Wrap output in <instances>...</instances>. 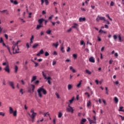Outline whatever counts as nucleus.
<instances>
[{"instance_id":"nucleus-6","label":"nucleus","mask_w":124,"mask_h":124,"mask_svg":"<svg viewBox=\"0 0 124 124\" xmlns=\"http://www.w3.org/2000/svg\"><path fill=\"white\" fill-rule=\"evenodd\" d=\"M99 20H103L104 22V21H105V17L100 16H98L96 19V21H97V22H99Z\"/></svg>"},{"instance_id":"nucleus-51","label":"nucleus","mask_w":124,"mask_h":124,"mask_svg":"<svg viewBox=\"0 0 124 124\" xmlns=\"http://www.w3.org/2000/svg\"><path fill=\"white\" fill-rule=\"evenodd\" d=\"M34 39V36L33 35H31L30 40H33Z\"/></svg>"},{"instance_id":"nucleus-50","label":"nucleus","mask_w":124,"mask_h":124,"mask_svg":"<svg viewBox=\"0 0 124 124\" xmlns=\"http://www.w3.org/2000/svg\"><path fill=\"white\" fill-rule=\"evenodd\" d=\"M53 17H54V15H51L50 16L48 17V20H52Z\"/></svg>"},{"instance_id":"nucleus-42","label":"nucleus","mask_w":124,"mask_h":124,"mask_svg":"<svg viewBox=\"0 0 124 124\" xmlns=\"http://www.w3.org/2000/svg\"><path fill=\"white\" fill-rule=\"evenodd\" d=\"M80 45H84L85 46V45H86V44L84 43V41H81L80 42Z\"/></svg>"},{"instance_id":"nucleus-13","label":"nucleus","mask_w":124,"mask_h":124,"mask_svg":"<svg viewBox=\"0 0 124 124\" xmlns=\"http://www.w3.org/2000/svg\"><path fill=\"white\" fill-rule=\"evenodd\" d=\"M78 25L77 23H74L73 26H72V29H78Z\"/></svg>"},{"instance_id":"nucleus-1","label":"nucleus","mask_w":124,"mask_h":124,"mask_svg":"<svg viewBox=\"0 0 124 124\" xmlns=\"http://www.w3.org/2000/svg\"><path fill=\"white\" fill-rule=\"evenodd\" d=\"M41 92L43 93L44 94H47V91L43 88V86H42L41 87H40L37 90V93H38V95L39 97H42V93H41Z\"/></svg>"},{"instance_id":"nucleus-8","label":"nucleus","mask_w":124,"mask_h":124,"mask_svg":"<svg viewBox=\"0 0 124 124\" xmlns=\"http://www.w3.org/2000/svg\"><path fill=\"white\" fill-rule=\"evenodd\" d=\"M66 111H67V112H71V113H73L74 112V109H73V108L72 107L66 108Z\"/></svg>"},{"instance_id":"nucleus-3","label":"nucleus","mask_w":124,"mask_h":124,"mask_svg":"<svg viewBox=\"0 0 124 124\" xmlns=\"http://www.w3.org/2000/svg\"><path fill=\"white\" fill-rule=\"evenodd\" d=\"M42 73V75H43L44 79H46V80H47L48 83L49 85H51V84H52L51 82V81L52 80V78L51 77H47L46 76V75H45V74H44V71H43Z\"/></svg>"},{"instance_id":"nucleus-9","label":"nucleus","mask_w":124,"mask_h":124,"mask_svg":"<svg viewBox=\"0 0 124 124\" xmlns=\"http://www.w3.org/2000/svg\"><path fill=\"white\" fill-rule=\"evenodd\" d=\"M89 62H93V63L95 62V60H94V58H93V57H91L89 58Z\"/></svg>"},{"instance_id":"nucleus-14","label":"nucleus","mask_w":124,"mask_h":124,"mask_svg":"<svg viewBox=\"0 0 124 124\" xmlns=\"http://www.w3.org/2000/svg\"><path fill=\"white\" fill-rule=\"evenodd\" d=\"M86 21V18L85 17H80L79 18V22H84Z\"/></svg>"},{"instance_id":"nucleus-20","label":"nucleus","mask_w":124,"mask_h":124,"mask_svg":"<svg viewBox=\"0 0 124 124\" xmlns=\"http://www.w3.org/2000/svg\"><path fill=\"white\" fill-rule=\"evenodd\" d=\"M40 28H43V25L39 24L37 25L36 30H39Z\"/></svg>"},{"instance_id":"nucleus-55","label":"nucleus","mask_w":124,"mask_h":124,"mask_svg":"<svg viewBox=\"0 0 124 124\" xmlns=\"http://www.w3.org/2000/svg\"><path fill=\"white\" fill-rule=\"evenodd\" d=\"M31 113H35V112H34V109L31 108Z\"/></svg>"},{"instance_id":"nucleus-59","label":"nucleus","mask_w":124,"mask_h":124,"mask_svg":"<svg viewBox=\"0 0 124 124\" xmlns=\"http://www.w3.org/2000/svg\"><path fill=\"white\" fill-rule=\"evenodd\" d=\"M56 63H57V62L54 61L52 62V65H55V64H56Z\"/></svg>"},{"instance_id":"nucleus-24","label":"nucleus","mask_w":124,"mask_h":124,"mask_svg":"<svg viewBox=\"0 0 124 124\" xmlns=\"http://www.w3.org/2000/svg\"><path fill=\"white\" fill-rule=\"evenodd\" d=\"M72 88H73V86H72V85H71V84L68 85V91H70V90H71V89H72Z\"/></svg>"},{"instance_id":"nucleus-41","label":"nucleus","mask_w":124,"mask_h":124,"mask_svg":"<svg viewBox=\"0 0 124 124\" xmlns=\"http://www.w3.org/2000/svg\"><path fill=\"white\" fill-rule=\"evenodd\" d=\"M80 122H82V123H86V122H87V119H82L81 120V121Z\"/></svg>"},{"instance_id":"nucleus-30","label":"nucleus","mask_w":124,"mask_h":124,"mask_svg":"<svg viewBox=\"0 0 124 124\" xmlns=\"http://www.w3.org/2000/svg\"><path fill=\"white\" fill-rule=\"evenodd\" d=\"M31 62H34V63L35 64V67H37V66H38V63L36 62L35 61H33V60H31Z\"/></svg>"},{"instance_id":"nucleus-35","label":"nucleus","mask_w":124,"mask_h":124,"mask_svg":"<svg viewBox=\"0 0 124 124\" xmlns=\"http://www.w3.org/2000/svg\"><path fill=\"white\" fill-rule=\"evenodd\" d=\"M92 104V103H91V101H89L88 102H87V107H90V106H91V105Z\"/></svg>"},{"instance_id":"nucleus-46","label":"nucleus","mask_w":124,"mask_h":124,"mask_svg":"<svg viewBox=\"0 0 124 124\" xmlns=\"http://www.w3.org/2000/svg\"><path fill=\"white\" fill-rule=\"evenodd\" d=\"M35 85H38L39 84V80H36L34 82Z\"/></svg>"},{"instance_id":"nucleus-16","label":"nucleus","mask_w":124,"mask_h":124,"mask_svg":"<svg viewBox=\"0 0 124 124\" xmlns=\"http://www.w3.org/2000/svg\"><path fill=\"white\" fill-rule=\"evenodd\" d=\"M75 99V97H73L71 100H69V103H70V104H72V103H73V101H74Z\"/></svg>"},{"instance_id":"nucleus-54","label":"nucleus","mask_w":124,"mask_h":124,"mask_svg":"<svg viewBox=\"0 0 124 124\" xmlns=\"http://www.w3.org/2000/svg\"><path fill=\"white\" fill-rule=\"evenodd\" d=\"M4 37H5L6 39H8V35L7 34H4Z\"/></svg>"},{"instance_id":"nucleus-19","label":"nucleus","mask_w":124,"mask_h":124,"mask_svg":"<svg viewBox=\"0 0 124 124\" xmlns=\"http://www.w3.org/2000/svg\"><path fill=\"white\" fill-rule=\"evenodd\" d=\"M41 114H43L44 117H47V116H50V113H49V112L44 113L41 112Z\"/></svg>"},{"instance_id":"nucleus-21","label":"nucleus","mask_w":124,"mask_h":124,"mask_svg":"<svg viewBox=\"0 0 124 124\" xmlns=\"http://www.w3.org/2000/svg\"><path fill=\"white\" fill-rule=\"evenodd\" d=\"M35 80H36V76H33L31 80V83H32V82H34V81H35Z\"/></svg>"},{"instance_id":"nucleus-11","label":"nucleus","mask_w":124,"mask_h":124,"mask_svg":"<svg viewBox=\"0 0 124 124\" xmlns=\"http://www.w3.org/2000/svg\"><path fill=\"white\" fill-rule=\"evenodd\" d=\"M36 115H37V113H36V112L32 113L31 115V119H32V120H34V118H35Z\"/></svg>"},{"instance_id":"nucleus-48","label":"nucleus","mask_w":124,"mask_h":124,"mask_svg":"<svg viewBox=\"0 0 124 124\" xmlns=\"http://www.w3.org/2000/svg\"><path fill=\"white\" fill-rule=\"evenodd\" d=\"M3 42V39H2V37L0 38V43H2Z\"/></svg>"},{"instance_id":"nucleus-64","label":"nucleus","mask_w":124,"mask_h":124,"mask_svg":"<svg viewBox=\"0 0 124 124\" xmlns=\"http://www.w3.org/2000/svg\"><path fill=\"white\" fill-rule=\"evenodd\" d=\"M97 38H98V41L99 42L101 41V39L100 38V37L98 36Z\"/></svg>"},{"instance_id":"nucleus-12","label":"nucleus","mask_w":124,"mask_h":124,"mask_svg":"<svg viewBox=\"0 0 124 124\" xmlns=\"http://www.w3.org/2000/svg\"><path fill=\"white\" fill-rule=\"evenodd\" d=\"M43 21H45V20L43 18H41L38 20V22L39 25H42V23H43Z\"/></svg>"},{"instance_id":"nucleus-44","label":"nucleus","mask_w":124,"mask_h":124,"mask_svg":"<svg viewBox=\"0 0 124 124\" xmlns=\"http://www.w3.org/2000/svg\"><path fill=\"white\" fill-rule=\"evenodd\" d=\"M49 54L48 52L47 51L45 53V56L46 57H48V56H49Z\"/></svg>"},{"instance_id":"nucleus-37","label":"nucleus","mask_w":124,"mask_h":124,"mask_svg":"<svg viewBox=\"0 0 124 124\" xmlns=\"http://www.w3.org/2000/svg\"><path fill=\"white\" fill-rule=\"evenodd\" d=\"M104 23L105 24H108V25H110V22H109V21L105 19V20H104Z\"/></svg>"},{"instance_id":"nucleus-62","label":"nucleus","mask_w":124,"mask_h":124,"mask_svg":"<svg viewBox=\"0 0 124 124\" xmlns=\"http://www.w3.org/2000/svg\"><path fill=\"white\" fill-rule=\"evenodd\" d=\"M23 89H20V93H21V94H24V92H23Z\"/></svg>"},{"instance_id":"nucleus-32","label":"nucleus","mask_w":124,"mask_h":124,"mask_svg":"<svg viewBox=\"0 0 124 124\" xmlns=\"http://www.w3.org/2000/svg\"><path fill=\"white\" fill-rule=\"evenodd\" d=\"M82 84V80H80L79 83L77 85V88H80V86Z\"/></svg>"},{"instance_id":"nucleus-18","label":"nucleus","mask_w":124,"mask_h":124,"mask_svg":"<svg viewBox=\"0 0 124 124\" xmlns=\"http://www.w3.org/2000/svg\"><path fill=\"white\" fill-rule=\"evenodd\" d=\"M52 46L55 47V48H58V46H59V42H56V43H53L52 44Z\"/></svg>"},{"instance_id":"nucleus-15","label":"nucleus","mask_w":124,"mask_h":124,"mask_svg":"<svg viewBox=\"0 0 124 124\" xmlns=\"http://www.w3.org/2000/svg\"><path fill=\"white\" fill-rule=\"evenodd\" d=\"M10 2H11V3H14V4H15L16 5H17V4H18V1H17V0H10Z\"/></svg>"},{"instance_id":"nucleus-58","label":"nucleus","mask_w":124,"mask_h":124,"mask_svg":"<svg viewBox=\"0 0 124 124\" xmlns=\"http://www.w3.org/2000/svg\"><path fill=\"white\" fill-rule=\"evenodd\" d=\"M118 38H119V41H120V42H121V41H122V37H121V35H119V36H118Z\"/></svg>"},{"instance_id":"nucleus-34","label":"nucleus","mask_w":124,"mask_h":124,"mask_svg":"<svg viewBox=\"0 0 124 124\" xmlns=\"http://www.w3.org/2000/svg\"><path fill=\"white\" fill-rule=\"evenodd\" d=\"M106 16L107 17V18H108V19H109V20H110V21H113V19L110 17V16H109L108 14H107Z\"/></svg>"},{"instance_id":"nucleus-7","label":"nucleus","mask_w":124,"mask_h":124,"mask_svg":"<svg viewBox=\"0 0 124 124\" xmlns=\"http://www.w3.org/2000/svg\"><path fill=\"white\" fill-rule=\"evenodd\" d=\"M9 85L13 90H15V86H14V82L12 81H9Z\"/></svg>"},{"instance_id":"nucleus-57","label":"nucleus","mask_w":124,"mask_h":124,"mask_svg":"<svg viewBox=\"0 0 124 124\" xmlns=\"http://www.w3.org/2000/svg\"><path fill=\"white\" fill-rule=\"evenodd\" d=\"M53 55H54V56H57V55H58V53L57 52V51H54V52H53Z\"/></svg>"},{"instance_id":"nucleus-39","label":"nucleus","mask_w":124,"mask_h":124,"mask_svg":"<svg viewBox=\"0 0 124 124\" xmlns=\"http://www.w3.org/2000/svg\"><path fill=\"white\" fill-rule=\"evenodd\" d=\"M0 116H2V117H4V116H5V113L2 112H0Z\"/></svg>"},{"instance_id":"nucleus-33","label":"nucleus","mask_w":124,"mask_h":124,"mask_svg":"<svg viewBox=\"0 0 124 124\" xmlns=\"http://www.w3.org/2000/svg\"><path fill=\"white\" fill-rule=\"evenodd\" d=\"M51 32H52V31H51L50 30H48L46 31V33H47V34H51Z\"/></svg>"},{"instance_id":"nucleus-60","label":"nucleus","mask_w":124,"mask_h":124,"mask_svg":"<svg viewBox=\"0 0 124 124\" xmlns=\"http://www.w3.org/2000/svg\"><path fill=\"white\" fill-rule=\"evenodd\" d=\"M117 35H114L113 36V39H114V40H116V39H117Z\"/></svg>"},{"instance_id":"nucleus-53","label":"nucleus","mask_w":124,"mask_h":124,"mask_svg":"<svg viewBox=\"0 0 124 124\" xmlns=\"http://www.w3.org/2000/svg\"><path fill=\"white\" fill-rule=\"evenodd\" d=\"M72 31V27L70 28L69 30H67V32H70V31Z\"/></svg>"},{"instance_id":"nucleus-26","label":"nucleus","mask_w":124,"mask_h":124,"mask_svg":"<svg viewBox=\"0 0 124 124\" xmlns=\"http://www.w3.org/2000/svg\"><path fill=\"white\" fill-rule=\"evenodd\" d=\"M85 73L87 74H89V75H90V74H92V72H91L90 70H88V69H86L85 70Z\"/></svg>"},{"instance_id":"nucleus-61","label":"nucleus","mask_w":124,"mask_h":124,"mask_svg":"<svg viewBox=\"0 0 124 124\" xmlns=\"http://www.w3.org/2000/svg\"><path fill=\"white\" fill-rule=\"evenodd\" d=\"M112 63H113V60H109V64H112Z\"/></svg>"},{"instance_id":"nucleus-28","label":"nucleus","mask_w":124,"mask_h":124,"mask_svg":"<svg viewBox=\"0 0 124 124\" xmlns=\"http://www.w3.org/2000/svg\"><path fill=\"white\" fill-rule=\"evenodd\" d=\"M17 72H18V66L16 65L15 66V73H17Z\"/></svg>"},{"instance_id":"nucleus-10","label":"nucleus","mask_w":124,"mask_h":124,"mask_svg":"<svg viewBox=\"0 0 124 124\" xmlns=\"http://www.w3.org/2000/svg\"><path fill=\"white\" fill-rule=\"evenodd\" d=\"M13 51V54H18L19 53V50L17 48V47H16V48H14V50H12Z\"/></svg>"},{"instance_id":"nucleus-17","label":"nucleus","mask_w":124,"mask_h":124,"mask_svg":"<svg viewBox=\"0 0 124 124\" xmlns=\"http://www.w3.org/2000/svg\"><path fill=\"white\" fill-rule=\"evenodd\" d=\"M88 121H89V122L90 124H96V122H94L93 120H91V119H90V118H88Z\"/></svg>"},{"instance_id":"nucleus-63","label":"nucleus","mask_w":124,"mask_h":124,"mask_svg":"<svg viewBox=\"0 0 124 124\" xmlns=\"http://www.w3.org/2000/svg\"><path fill=\"white\" fill-rule=\"evenodd\" d=\"M114 83L115 84V85H119V81H116L114 82Z\"/></svg>"},{"instance_id":"nucleus-38","label":"nucleus","mask_w":124,"mask_h":124,"mask_svg":"<svg viewBox=\"0 0 124 124\" xmlns=\"http://www.w3.org/2000/svg\"><path fill=\"white\" fill-rule=\"evenodd\" d=\"M99 32L100 33H106V31H102V30H101V29L99 31Z\"/></svg>"},{"instance_id":"nucleus-49","label":"nucleus","mask_w":124,"mask_h":124,"mask_svg":"<svg viewBox=\"0 0 124 124\" xmlns=\"http://www.w3.org/2000/svg\"><path fill=\"white\" fill-rule=\"evenodd\" d=\"M73 58H74L75 59H77V54H74L73 55Z\"/></svg>"},{"instance_id":"nucleus-43","label":"nucleus","mask_w":124,"mask_h":124,"mask_svg":"<svg viewBox=\"0 0 124 124\" xmlns=\"http://www.w3.org/2000/svg\"><path fill=\"white\" fill-rule=\"evenodd\" d=\"M45 2L46 5H48V4H49V1H48V0H45Z\"/></svg>"},{"instance_id":"nucleus-25","label":"nucleus","mask_w":124,"mask_h":124,"mask_svg":"<svg viewBox=\"0 0 124 124\" xmlns=\"http://www.w3.org/2000/svg\"><path fill=\"white\" fill-rule=\"evenodd\" d=\"M31 87L32 88L31 91H32V93H33V92H34V90L35 89V86L33 84H31Z\"/></svg>"},{"instance_id":"nucleus-47","label":"nucleus","mask_w":124,"mask_h":124,"mask_svg":"<svg viewBox=\"0 0 124 124\" xmlns=\"http://www.w3.org/2000/svg\"><path fill=\"white\" fill-rule=\"evenodd\" d=\"M7 49H8V51L9 52L10 55H12V53H11V51H10V47H7Z\"/></svg>"},{"instance_id":"nucleus-29","label":"nucleus","mask_w":124,"mask_h":124,"mask_svg":"<svg viewBox=\"0 0 124 124\" xmlns=\"http://www.w3.org/2000/svg\"><path fill=\"white\" fill-rule=\"evenodd\" d=\"M38 44L37 43H35L34 44L33 46H32V48L33 49H35V48H36V47H37L38 46Z\"/></svg>"},{"instance_id":"nucleus-27","label":"nucleus","mask_w":124,"mask_h":124,"mask_svg":"<svg viewBox=\"0 0 124 124\" xmlns=\"http://www.w3.org/2000/svg\"><path fill=\"white\" fill-rule=\"evenodd\" d=\"M114 102H115V103H118V102H119V99H118V98L117 97H114Z\"/></svg>"},{"instance_id":"nucleus-2","label":"nucleus","mask_w":124,"mask_h":124,"mask_svg":"<svg viewBox=\"0 0 124 124\" xmlns=\"http://www.w3.org/2000/svg\"><path fill=\"white\" fill-rule=\"evenodd\" d=\"M2 65H6L5 67L4 68V70L7 73H10V69H9V65L8 64V61L6 59V62L2 63Z\"/></svg>"},{"instance_id":"nucleus-52","label":"nucleus","mask_w":124,"mask_h":124,"mask_svg":"<svg viewBox=\"0 0 124 124\" xmlns=\"http://www.w3.org/2000/svg\"><path fill=\"white\" fill-rule=\"evenodd\" d=\"M115 3H114V2H113L112 1H111L110 2V6H114V4Z\"/></svg>"},{"instance_id":"nucleus-4","label":"nucleus","mask_w":124,"mask_h":124,"mask_svg":"<svg viewBox=\"0 0 124 124\" xmlns=\"http://www.w3.org/2000/svg\"><path fill=\"white\" fill-rule=\"evenodd\" d=\"M9 113L10 114H13L14 117H17V110H16L14 111L12 107H9Z\"/></svg>"},{"instance_id":"nucleus-31","label":"nucleus","mask_w":124,"mask_h":124,"mask_svg":"<svg viewBox=\"0 0 124 124\" xmlns=\"http://www.w3.org/2000/svg\"><path fill=\"white\" fill-rule=\"evenodd\" d=\"M62 117V113L61 112H59L58 113V118H61Z\"/></svg>"},{"instance_id":"nucleus-23","label":"nucleus","mask_w":124,"mask_h":124,"mask_svg":"<svg viewBox=\"0 0 124 124\" xmlns=\"http://www.w3.org/2000/svg\"><path fill=\"white\" fill-rule=\"evenodd\" d=\"M123 109H124V107H120L118 111L119 112H124V110Z\"/></svg>"},{"instance_id":"nucleus-22","label":"nucleus","mask_w":124,"mask_h":124,"mask_svg":"<svg viewBox=\"0 0 124 124\" xmlns=\"http://www.w3.org/2000/svg\"><path fill=\"white\" fill-rule=\"evenodd\" d=\"M70 70H71L73 73H75L76 72V70L73 68V67L70 66Z\"/></svg>"},{"instance_id":"nucleus-45","label":"nucleus","mask_w":124,"mask_h":124,"mask_svg":"<svg viewBox=\"0 0 124 124\" xmlns=\"http://www.w3.org/2000/svg\"><path fill=\"white\" fill-rule=\"evenodd\" d=\"M63 49H64V47H63V46H62L61 50L62 53H64V50H63Z\"/></svg>"},{"instance_id":"nucleus-56","label":"nucleus","mask_w":124,"mask_h":124,"mask_svg":"<svg viewBox=\"0 0 124 124\" xmlns=\"http://www.w3.org/2000/svg\"><path fill=\"white\" fill-rule=\"evenodd\" d=\"M55 94H56V95L57 98H60V95H59V93H55Z\"/></svg>"},{"instance_id":"nucleus-40","label":"nucleus","mask_w":124,"mask_h":124,"mask_svg":"<svg viewBox=\"0 0 124 124\" xmlns=\"http://www.w3.org/2000/svg\"><path fill=\"white\" fill-rule=\"evenodd\" d=\"M20 82L21 83V84H22L23 86H25L26 83L25 82V81H24V80H21Z\"/></svg>"},{"instance_id":"nucleus-5","label":"nucleus","mask_w":124,"mask_h":124,"mask_svg":"<svg viewBox=\"0 0 124 124\" xmlns=\"http://www.w3.org/2000/svg\"><path fill=\"white\" fill-rule=\"evenodd\" d=\"M19 42H21V41H17L16 43L13 45L12 50H14L15 48H17V50L19 49V47H18V44H19Z\"/></svg>"},{"instance_id":"nucleus-36","label":"nucleus","mask_w":124,"mask_h":124,"mask_svg":"<svg viewBox=\"0 0 124 124\" xmlns=\"http://www.w3.org/2000/svg\"><path fill=\"white\" fill-rule=\"evenodd\" d=\"M41 55H43L44 54V50H43V49H42L40 50L39 52Z\"/></svg>"}]
</instances>
